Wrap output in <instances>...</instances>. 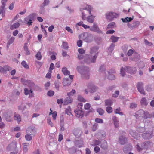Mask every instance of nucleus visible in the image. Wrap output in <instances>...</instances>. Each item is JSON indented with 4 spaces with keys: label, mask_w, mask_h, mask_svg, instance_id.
I'll use <instances>...</instances> for the list:
<instances>
[{
    "label": "nucleus",
    "mask_w": 154,
    "mask_h": 154,
    "mask_svg": "<svg viewBox=\"0 0 154 154\" xmlns=\"http://www.w3.org/2000/svg\"><path fill=\"white\" fill-rule=\"evenodd\" d=\"M127 141V139L123 136L120 137L119 138V142L121 144H125Z\"/></svg>",
    "instance_id": "nucleus-18"
},
{
    "label": "nucleus",
    "mask_w": 154,
    "mask_h": 154,
    "mask_svg": "<svg viewBox=\"0 0 154 154\" xmlns=\"http://www.w3.org/2000/svg\"><path fill=\"white\" fill-rule=\"evenodd\" d=\"M14 116L15 120H17L18 122L21 121V118L19 114L15 113Z\"/></svg>",
    "instance_id": "nucleus-21"
},
{
    "label": "nucleus",
    "mask_w": 154,
    "mask_h": 154,
    "mask_svg": "<svg viewBox=\"0 0 154 154\" xmlns=\"http://www.w3.org/2000/svg\"><path fill=\"white\" fill-rule=\"evenodd\" d=\"M24 49L26 52V54L27 55H29L30 54V52L28 49V47L26 43H25L24 46Z\"/></svg>",
    "instance_id": "nucleus-27"
},
{
    "label": "nucleus",
    "mask_w": 154,
    "mask_h": 154,
    "mask_svg": "<svg viewBox=\"0 0 154 154\" xmlns=\"http://www.w3.org/2000/svg\"><path fill=\"white\" fill-rule=\"evenodd\" d=\"M142 137L145 139H149L151 138V135L150 133H145L142 134Z\"/></svg>",
    "instance_id": "nucleus-19"
},
{
    "label": "nucleus",
    "mask_w": 154,
    "mask_h": 154,
    "mask_svg": "<svg viewBox=\"0 0 154 154\" xmlns=\"http://www.w3.org/2000/svg\"><path fill=\"white\" fill-rule=\"evenodd\" d=\"M73 101V99L70 97H67L63 101V105H67L72 103Z\"/></svg>",
    "instance_id": "nucleus-15"
},
{
    "label": "nucleus",
    "mask_w": 154,
    "mask_h": 154,
    "mask_svg": "<svg viewBox=\"0 0 154 154\" xmlns=\"http://www.w3.org/2000/svg\"><path fill=\"white\" fill-rule=\"evenodd\" d=\"M66 29L69 32L72 33L73 31L72 29H71L69 27H66Z\"/></svg>",
    "instance_id": "nucleus-60"
},
{
    "label": "nucleus",
    "mask_w": 154,
    "mask_h": 154,
    "mask_svg": "<svg viewBox=\"0 0 154 154\" xmlns=\"http://www.w3.org/2000/svg\"><path fill=\"white\" fill-rule=\"evenodd\" d=\"M95 121L98 123H103V120L101 119L98 118H97L95 119Z\"/></svg>",
    "instance_id": "nucleus-48"
},
{
    "label": "nucleus",
    "mask_w": 154,
    "mask_h": 154,
    "mask_svg": "<svg viewBox=\"0 0 154 154\" xmlns=\"http://www.w3.org/2000/svg\"><path fill=\"white\" fill-rule=\"evenodd\" d=\"M72 81L68 78H65L63 79L62 83L64 86H68L70 85Z\"/></svg>",
    "instance_id": "nucleus-14"
},
{
    "label": "nucleus",
    "mask_w": 154,
    "mask_h": 154,
    "mask_svg": "<svg viewBox=\"0 0 154 154\" xmlns=\"http://www.w3.org/2000/svg\"><path fill=\"white\" fill-rule=\"evenodd\" d=\"M143 84L142 82H139L138 83L137 87L139 91L141 94H145V93L143 87Z\"/></svg>",
    "instance_id": "nucleus-12"
},
{
    "label": "nucleus",
    "mask_w": 154,
    "mask_h": 154,
    "mask_svg": "<svg viewBox=\"0 0 154 154\" xmlns=\"http://www.w3.org/2000/svg\"><path fill=\"white\" fill-rule=\"evenodd\" d=\"M7 0H2L1 1L2 5L0 7V14H1L2 17L5 15V4Z\"/></svg>",
    "instance_id": "nucleus-7"
},
{
    "label": "nucleus",
    "mask_w": 154,
    "mask_h": 154,
    "mask_svg": "<svg viewBox=\"0 0 154 154\" xmlns=\"http://www.w3.org/2000/svg\"><path fill=\"white\" fill-rule=\"evenodd\" d=\"M94 150L95 152L97 153L99 152L100 148L98 146H96L94 148Z\"/></svg>",
    "instance_id": "nucleus-63"
},
{
    "label": "nucleus",
    "mask_w": 154,
    "mask_h": 154,
    "mask_svg": "<svg viewBox=\"0 0 154 154\" xmlns=\"http://www.w3.org/2000/svg\"><path fill=\"white\" fill-rule=\"evenodd\" d=\"M120 74L122 76H124L125 75V72L124 71V69L123 67L121 68V69Z\"/></svg>",
    "instance_id": "nucleus-55"
},
{
    "label": "nucleus",
    "mask_w": 154,
    "mask_h": 154,
    "mask_svg": "<svg viewBox=\"0 0 154 154\" xmlns=\"http://www.w3.org/2000/svg\"><path fill=\"white\" fill-rule=\"evenodd\" d=\"M71 108L70 107H68L66 108L65 110V113L67 114L68 115H70L71 114Z\"/></svg>",
    "instance_id": "nucleus-38"
},
{
    "label": "nucleus",
    "mask_w": 154,
    "mask_h": 154,
    "mask_svg": "<svg viewBox=\"0 0 154 154\" xmlns=\"http://www.w3.org/2000/svg\"><path fill=\"white\" fill-rule=\"evenodd\" d=\"M107 142H106L104 140L103 143H102L100 145V147L101 148H105L107 147Z\"/></svg>",
    "instance_id": "nucleus-42"
},
{
    "label": "nucleus",
    "mask_w": 154,
    "mask_h": 154,
    "mask_svg": "<svg viewBox=\"0 0 154 154\" xmlns=\"http://www.w3.org/2000/svg\"><path fill=\"white\" fill-rule=\"evenodd\" d=\"M26 132L27 134H31V135L35 134L36 132L35 127L33 126H30L28 127L26 130Z\"/></svg>",
    "instance_id": "nucleus-11"
},
{
    "label": "nucleus",
    "mask_w": 154,
    "mask_h": 154,
    "mask_svg": "<svg viewBox=\"0 0 154 154\" xmlns=\"http://www.w3.org/2000/svg\"><path fill=\"white\" fill-rule=\"evenodd\" d=\"M111 39L112 40V42H117L119 38V37H116L115 36L112 35L111 36Z\"/></svg>",
    "instance_id": "nucleus-31"
},
{
    "label": "nucleus",
    "mask_w": 154,
    "mask_h": 154,
    "mask_svg": "<svg viewBox=\"0 0 154 154\" xmlns=\"http://www.w3.org/2000/svg\"><path fill=\"white\" fill-rule=\"evenodd\" d=\"M78 100L80 102H86V100L80 95H79L78 96Z\"/></svg>",
    "instance_id": "nucleus-35"
},
{
    "label": "nucleus",
    "mask_w": 154,
    "mask_h": 154,
    "mask_svg": "<svg viewBox=\"0 0 154 154\" xmlns=\"http://www.w3.org/2000/svg\"><path fill=\"white\" fill-rule=\"evenodd\" d=\"M133 70L131 67L126 66L124 69L125 71L127 72L130 73V74H132L134 73L135 72V69H134Z\"/></svg>",
    "instance_id": "nucleus-17"
},
{
    "label": "nucleus",
    "mask_w": 154,
    "mask_h": 154,
    "mask_svg": "<svg viewBox=\"0 0 154 154\" xmlns=\"http://www.w3.org/2000/svg\"><path fill=\"white\" fill-rule=\"evenodd\" d=\"M30 91V92L31 93H32L33 92V91H32L31 89H30V91H29L28 89L27 88H25L24 89V94L26 95H28Z\"/></svg>",
    "instance_id": "nucleus-39"
},
{
    "label": "nucleus",
    "mask_w": 154,
    "mask_h": 154,
    "mask_svg": "<svg viewBox=\"0 0 154 154\" xmlns=\"http://www.w3.org/2000/svg\"><path fill=\"white\" fill-rule=\"evenodd\" d=\"M49 0H45L43 3V7L48 5L49 3Z\"/></svg>",
    "instance_id": "nucleus-54"
},
{
    "label": "nucleus",
    "mask_w": 154,
    "mask_h": 154,
    "mask_svg": "<svg viewBox=\"0 0 154 154\" xmlns=\"http://www.w3.org/2000/svg\"><path fill=\"white\" fill-rule=\"evenodd\" d=\"M74 134L77 137H80L82 135V131L78 129H75L73 131Z\"/></svg>",
    "instance_id": "nucleus-16"
},
{
    "label": "nucleus",
    "mask_w": 154,
    "mask_h": 154,
    "mask_svg": "<svg viewBox=\"0 0 154 154\" xmlns=\"http://www.w3.org/2000/svg\"><path fill=\"white\" fill-rule=\"evenodd\" d=\"M63 99H58L57 100V103L58 104H62L63 103Z\"/></svg>",
    "instance_id": "nucleus-53"
},
{
    "label": "nucleus",
    "mask_w": 154,
    "mask_h": 154,
    "mask_svg": "<svg viewBox=\"0 0 154 154\" xmlns=\"http://www.w3.org/2000/svg\"><path fill=\"white\" fill-rule=\"evenodd\" d=\"M90 30L91 31L96 32L99 33H102L101 31L99 29L97 25L95 23H94L93 26L90 28Z\"/></svg>",
    "instance_id": "nucleus-8"
},
{
    "label": "nucleus",
    "mask_w": 154,
    "mask_h": 154,
    "mask_svg": "<svg viewBox=\"0 0 154 154\" xmlns=\"http://www.w3.org/2000/svg\"><path fill=\"white\" fill-rule=\"evenodd\" d=\"M84 10H87L90 14V15L88 16L86 18L87 21L91 23H93L94 21L95 16L91 14V11L93 10L92 8L89 5H87L85 7L80 9V10L81 11H82Z\"/></svg>",
    "instance_id": "nucleus-2"
},
{
    "label": "nucleus",
    "mask_w": 154,
    "mask_h": 154,
    "mask_svg": "<svg viewBox=\"0 0 154 154\" xmlns=\"http://www.w3.org/2000/svg\"><path fill=\"white\" fill-rule=\"evenodd\" d=\"M134 50L132 49L129 50L128 52L127 55L128 56H131L134 52Z\"/></svg>",
    "instance_id": "nucleus-49"
},
{
    "label": "nucleus",
    "mask_w": 154,
    "mask_h": 154,
    "mask_svg": "<svg viewBox=\"0 0 154 154\" xmlns=\"http://www.w3.org/2000/svg\"><path fill=\"white\" fill-rule=\"evenodd\" d=\"M82 42L81 40H79L77 42V46L79 47H80L82 46Z\"/></svg>",
    "instance_id": "nucleus-56"
},
{
    "label": "nucleus",
    "mask_w": 154,
    "mask_h": 154,
    "mask_svg": "<svg viewBox=\"0 0 154 154\" xmlns=\"http://www.w3.org/2000/svg\"><path fill=\"white\" fill-rule=\"evenodd\" d=\"M20 26V23L17 22L14 23L13 25L11 26L10 27V29L11 30L15 29L18 28Z\"/></svg>",
    "instance_id": "nucleus-24"
},
{
    "label": "nucleus",
    "mask_w": 154,
    "mask_h": 154,
    "mask_svg": "<svg viewBox=\"0 0 154 154\" xmlns=\"http://www.w3.org/2000/svg\"><path fill=\"white\" fill-rule=\"evenodd\" d=\"M121 109L120 108H118L116 109L115 110V113L116 114H118L120 115H123V113L120 112Z\"/></svg>",
    "instance_id": "nucleus-36"
},
{
    "label": "nucleus",
    "mask_w": 154,
    "mask_h": 154,
    "mask_svg": "<svg viewBox=\"0 0 154 154\" xmlns=\"http://www.w3.org/2000/svg\"><path fill=\"white\" fill-rule=\"evenodd\" d=\"M36 15V13H33L29 15L26 17V18L30 19L32 21H33L35 20Z\"/></svg>",
    "instance_id": "nucleus-20"
},
{
    "label": "nucleus",
    "mask_w": 154,
    "mask_h": 154,
    "mask_svg": "<svg viewBox=\"0 0 154 154\" xmlns=\"http://www.w3.org/2000/svg\"><path fill=\"white\" fill-rule=\"evenodd\" d=\"M62 72L65 75H69L70 74V72L67 70L66 67H64L62 69Z\"/></svg>",
    "instance_id": "nucleus-26"
},
{
    "label": "nucleus",
    "mask_w": 154,
    "mask_h": 154,
    "mask_svg": "<svg viewBox=\"0 0 154 154\" xmlns=\"http://www.w3.org/2000/svg\"><path fill=\"white\" fill-rule=\"evenodd\" d=\"M14 40L15 38L14 37H11L8 40L7 43V49H8L9 45L14 42Z\"/></svg>",
    "instance_id": "nucleus-23"
},
{
    "label": "nucleus",
    "mask_w": 154,
    "mask_h": 154,
    "mask_svg": "<svg viewBox=\"0 0 154 154\" xmlns=\"http://www.w3.org/2000/svg\"><path fill=\"white\" fill-rule=\"evenodd\" d=\"M133 18L131 17H126L124 19L122 18V20L123 22L125 23L131 21L133 20Z\"/></svg>",
    "instance_id": "nucleus-28"
},
{
    "label": "nucleus",
    "mask_w": 154,
    "mask_h": 154,
    "mask_svg": "<svg viewBox=\"0 0 154 154\" xmlns=\"http://www.w3.org/2000/svg\"><path fill=\"white\" fill-rule=\"evenodd\" d=\"M25 138L27 141H30L32 139L31 136L29 134H26L25 136Z\"/></svg>",
    "instance_id": "nucleus-43"
},
{
    "label": "nucleus",
    "mask_w": 154,
    "mask_h": 154,
    "mask_svg": "<svg viewBox=\"0 0 154 154\" xmlns=\"http://www.w3.org/2000/svg\"><path fill=\"white\" fill-rule=\"evenodd\" d=\"M82 38L87 42H90L93 40V37L91 34L86 32L83 34Z\"/></svg>",
    "instance_id": "nucleus-4"
},
{
    "label": "nucleus",
    "mask_w": 154,
    "mask_h": 154,
    "mask_svg": "<svg viewBox=\"0 0 154 154\" xmlns=\"http://www.w3.org/2000/svg\"><path fill=\"white\" fill-rule=\"evenodd\" d=\"M134 116L137 119L144 118L146 119L150 118L152 117V116L150 115L148 112L144 111L142 109H140L137 112Z\"/></svg>",
    "instance_id": "nucleus-1"
},
{
    "label": "nucleus",
    "mask_w": 154,
    "mask_h": 154,
    "mask_svg": "<svg viewBox=\"0 0 154 154\" xmlns=\"http://www.w3.org/2000/svg\"><path fill=\"white\" fill-rule=\"evenodd\" d=\"M53 54L52 55L51 57V59L53 60H55L56 59V55L57 54L56 53H54V52L52 53Z\"/></svg>",
    "instance_id": "nucleus-62"
},
{
    "label": "nucleus",
    "mask_w": 154,
    "mask_h": 154,
    "mask_svg": "<svg viewBox=\"0 0 154 154\" xmlns=\"http://www.w3.org/2000/svg\"><path fill=\"white\" fill-rule=\"evenodd\" d=\"M60 84V83L58 82H56L54 83L55 88L58 91L59 90V88L60 87L59 85Z\"/></svg>",
    "instance_id": "nucleus-44"
},
{
    "label": "nucleus",
    "mask_w": 154,
    "mask_h": 154,
    "mask_svg": "<svg viewBox=\"0 0 154 154\" xmlns=\"http://www.w3.org/2000/svg\"><path fill=\"white\" fill-rule=\"evenodd\" d=\"M54 94V92L53 91L50 90L48 91L47 95L49 96H52Z\"/></svg>",
    "instance_id": "nucleus-47"
},
{
    "label": "nucleus",
    "mask_w": 154,
    "mask_h": 154,
    "mask_svg": "<svg viewBox=\"0 0 154 154\" xmlns=\"http://www.w3.org/2000/svg\"><path fill=\"white\" fill-rule=\"evenodd\" d=\"M21 64L26 69H29V65L26 63L25 61L24 60L22 62Z\"/></svg>",
    "instance_id": "nucleus-30"
},
{
    "label": "nucleus",
    "mask_w": 154,
    "mask_h": 154,
    "mask_svg": "<svg viewBox=\"0 0 154 154\" xmlns=\"http://www.w3.org/2000/svg\"><path fill=\"white\" fill-rule=\"evenodd\" d=\"M97 111L99 114L101 115H103L104 112V110L100 108H98L97 109Z\"/></svg>",
    "instance_id": "nucleus-40"
},
{
    "label": "nucleus",
    "mask_w": 154,
    "mask_h": 154,
    "mask_svg": "<svg viewBox=\"0 0 154 154\" xmlns=\"http://www.w3.org/2000/svg\"><path fill=\"white\" fill-rule=\"evenodd\" d=\"M101 143V142L100 141L95 140L94 141V143L93 144H92L93 146H95L96 145H99Z\"/></svg>",
    "instance_id": "nucleus-52"
},
{
    "label": "nucleus",
    "mask_w": 154,
    "mask_h": 154,
    "mask_svg": "<svg viewBox=\"0 0 154 154\" xmlns=\"http://www.w3.org/2000/svg\"><path fill=\"white\" fill-rule=\"evenodd\" d=\"M1 73H5L7 71H8L12 69V68L8 65H5L3 67L1 66Z\"/></svg>",
    "instance_id": "nucleus-13"
},
{
    "label": "nucleus",
    "mask_w": 154,
    "mask_h": 154,
    "mask_svg": "<svg viewBox=\"0 0 154 154\" xmlns=\"http://www.w3.org/2000/svg\"><path fill=\"white\" fill-rule=\"evenodd\" d=\"M54 27L53 25H51L50 27H49L48 30L50 32H52L53 31V29H54Z\"/></svg>",
    "instance_id": "nucleus-64"
},
{
    "label": "nucleus",
    "mask_w": 154,
    "mask_h": 154,
    "mask_svg": "<svg viewBox=\"0 0 154 154\" xmlns=\"http://www.w3.org/2000/svg\"><path fill=\"white\" fill-rule=\"evenodd\" d=\"M47 122L48 123V124L50 125L51 126L53 127V123L51 121V120L50 118H48L47 119Z\"/></svg>",
    "instance_id": "nucleus-58"
},
{
    "label": "nucleus",
    "mask_w": 154,
    "mask_h": 154,
    "mask_svg": "<svg viewBox=\"0 0 154 154\" xmlns=\"http://www.w3.org/2000/svg\"><path fill=\"white\" fill-rule=\"evenodd\" d=\"M78 52L79 53L81 54H84L85 53V50L83 49H79L78 50Z\"/></svg>",
    "instance_id": "nucleus-61"
},
{
    "label": "nucleus",
    "mask_w": 154,
    "mask_h": 154,
    "mask_svg": "<svg viewBox=\"0 0 154 154\" xmlns=\"http://www.w3.org/2000/svg\"><path fill=\"white\" fill-rule=\"evenodd\" d=\"M115 24V23L114 22L110 23L108 25L107 29H109L113 28Z\"/></svg>",
    "instance_id": "nucleus-33"
},
{
    "label": "nucleus",
    "mask_w": 154,
    "mask_h": 154,
    "mask_svg": "<svg viewBox=\"0 0 154 154\" xmlns=\"http://www.w3.org/2000/svg\"><path fill=\"white\" fill-rule=\"evenodd\" d=\"M97 125H98L97 124H95L93 125L92 129L93 131H95L97 130Z\"/></svg>",
    "instance_id": "nucleus-57"
},
{
    "label": "nucleus",
    "mask_w": 154,
    "mask_h": 154,
    "mask_svg": "<svg viewBox=\"0 0 154 154\" xmlns=\"http://www.w3.org/2000/svg\"><path fill=\"white\" fill-rule=\"evenodd\" d=\"M29 143H23L22 145L23 146V151L25 152H27L28 150V147L29 145Z\"/></svg>",
    "instance_id": "nucleus-22"
},
{
    "label": "nucleus",
    "mask_w": 154,
    "mask_h": 154,
    "mask_svg": "<svg viewBox=\"0 0 154 154\" xmlns=\"http://www.w3.org/2000/svg\"><path fill=\"white\" fill-rule=\"evenodd\" d=\"M119 91H115L114 94L112 95V96L113 97H116L119 95Z\"/></svg>",
    "instance_id": "nucleus-59"
},
{
    "label": "nucleus",
    "mask_w": 154,
    "mask_h": 154,
    "mask_svg": "<svg viewBox=\"0 0 154 154\" xmlns=\"http://www.w3.org/2000/svg\"><path fill=\"white\" fill-rule=\"evenodd\" d=\"M140 103L142 106H146L148 103L147 102V100L145 98H143L140 101Z\"/></svg>",
    "instance_id": "nucleus-25"
},
{
    "label": "nucleus",
    "mask_w": 154,
    "mask_h": 154,
    "mask_svg": "<svg viewBox=\"0 0 154 154\" xmlns=\"http://www.w3.org/2000/svg\"><path fill=\"white\" fill-rule=\"evenodd\" d=\"M106 111L108 113H110L112 112V109L111 107H107L106 108Z\"/></svg>",
    "instance_id": "nucleus-46"
},
{
    "label": "nucleus",
    "mask_w": 154,
    "mask_h": 154,
    "mask_svg": "<svg viewBox=\"0 0 154 154\" xmlns=\"http://www.w3.org/2000/svg\"><path fill=\"white\" fill-rule=\"evenodd\" d=\"M62 46L64 49H67L69 48L68 43L66 42H63L62 43Z\"/></svg>",
    "instance_id": "nucleus-32"
},
{
    "label": "nucleus",
    "mask_w": 154,
    "mask_h": 154,
    "mask_svg": "<svg viewBox=\"0 0 154 154\" xmlns=\"http://www.w3.org/2000/svg\"><path fill=\"white\" fill-rule=\"evenodd\" d=\"M57 116V112L56 111H54L52 113V117L54 120L56 119V117Z\"/></svg>",
    "instance_id": "nucleus-50"
},
{
    "label": "nucleus",
    "mask_w": 154,
    "mask_h": 154,
    "mask_svg": "<svg viewBox=\"0 0 154 154\" xmlns=\"http://www.w3.org/2000/svg\"><path fill=\"white\" fill-rule=\"evenodd\" d=\"M97 50V49L95 47L92 48L91 49L90 53L91 54H94V55L93 58L91 60V62L94 63L96 61V58L98 54Z\"/></svg>",
    "instance_id": "nucleus-6"
},
{
    "label": "nucleus",
    "mask_w": 154,
    "mask_h": 154,
    "mask_svg": "<svg viewBox=\"0 0 154 154\" xmlns=\"http://www.w3.org/2000/svg\"><path fill=\"white\" fill-rule=\"evenodd\" d=\"M54 64L53 63H51L50 65V66L49 70V72H52V70L54 69Z\"/></svg>",
    "instance_id": "nucleus-45"
},
{
    "label": "nucleus",
    "mask_w": 154,
    "mask_h": 154,
    "mask_svg": "<svg viewBox=\"0 0 154 154\" xmlns=\"http://www.w3.org/2000/svg\"><path fill=\"white\" fill-rule=\"evenodd\" d=\"M105 105L106 106H110L112 104V102L110 100H105Z\"/></svg>",
    "instance_id": "nucleus-34"
},
{
    "label": "nucleus",
    "mask_w": 154,
    "mask_h": 154,
    "mask_svg": "<svg viewBox=\"0 0 154 154\" xmlns=\"http://www.w3.org/2000/svg\"><path fill=\"white\" fill-rule=\"evenodd\" d=\"M24 20L26 22H27L26 24H27L29 26L32 25V23H33L32 20L26 17L25 18Z\"/></svg>",
    "instance_id": "nucleus-29"
},
{
    "label": "nucleus",
    "mask_w": 154,
    "mask_h": 154,
    "mask_svg": "<svg viewBox=\"0 0 154 154\" xmlns=\"http://www.w3.org/2000/svg\"><path fill=\"white\" fill-rule=\"evenodd\" d=\"M106 18L109 21H111L113 18H116L119 16V14L112 12H110L106 14Z\"/></svg>",
    "instance_id": "nucleus-5"
},
{
    "label": "nucleus",
    "mask_w": 154,
    "mask_h": 154,
    "mask_svg": "<svg viewBox=\"0 0 154 154\" xmlns=\"http://www.w3.org/2000/svg\"><path fill=\"white\" fill-rule=\"evenodd\" d=\"M116 72V71L114 69H112L109 70L108 72V78L111 80H114L115 79V77L113 74Z\"/></svg>",
    "instance_id": "nucleus-9"
},
{
    "label": "nucleus",
    "mask_w": 154,
    "mask_h": 154,
    "mask_svg": "<svg viewBox=\"0 0 154 154\" xmlns=\"http://www.w3.org/2000/svg\"><path fill=\"white\" fill-rule=\"evenodd\" d=\"M82 103H79L77 106V109L74 111L75 116L78 118H82L83 116L84 112L82 109Z\"/></svg>",
    "instance_id": "nucleus-3"
},
{
    "label": "nucleus",
    "mask_w": 154,
    "mask_h": 154,
    "mask_svg": "<svg viewBox=\"0 0 154 154\" xmlns=\"http://www.w3.org/2000/svg\"><path fill=\"white\" fill-rule=\"evenodd\" d=\"M35 57L38 60H40L42 58V55L40 52H38L36 55Z\"/></svg>",
    "instance_id": "nucleus-37"
},
{
    "label": "nucleus",
    "mask_w": 154,
    "mask_h": 154,
    "mask_svg": "<svg viewBox=\"0 0 154 154\" xmlns=\"http://www.w3.org/2000/svg\"><path fill=\"white\" fill-rule=\"evenodd\" d=\"M21 81L23 84L25 85H26V84L27 83H30L31 82L30 81L25 80L24 79L22 78L21 79Z\"/></svg>",
    "instance_id": "nucleus-41"
},
{
    "label": "nucleus",
    "mask_w": 154,
    "mask_h": 154,
    "mask_svg": "<svg viewBox=\"0 0 154 154\" xmlns=\"http://www.w3.org/2000/svg\"><path fill=\"white\" fill-rule=\"evenodd\" d=\"M91 107L90 104L89 103H87L84 106V108L85 109H89Z\"/></svg>",
    "instance_id": "nucleus-51"
},
{
    "label": "nucleus",
    "mask_w": 154,
    "mask_h": 154,
    "mask_svg": "<svg viewBox=\"0 0 154 154\" xmlns=\"http://www.w3.org/2000/svg\"><path fill=\"white\" fill-rule=\"evenodd\" d=\"M88 88L89 92L91 93L95 92L97 90V88L93 85L90 84L88 86Z\"/></svg>",
    "instance_id": "nucleus-10"
}]
</instances>
